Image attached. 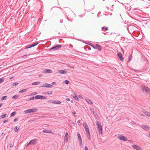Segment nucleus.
<instances>
[{
  "mask_svg": "<svg viewBox=\"0 0 150 150\" xmlns=\"http://www.w3.org/2000/svg\"><path fill=\"white\" fill-rule=\"evenodd\" d=\"M68 132H66L65 135V137L66 138H67L68 137Z\"/></svg>",
  "mask_w": 150,
  "mask_h": 150,
  "instance_id": "nucleus-40",
  "label": "nucleus"
},
{
  "mask_svg": "<svg viewBox=\"0 0 150 150\" xmlns=\"http://www.w3.org/2000/svg\"><path fill=\"white\" fill-rule=\"evenodd\" d=\"M7 96H4L2 97L1 98V100H3L5 99L6 98H7Z\"/></svg>",
  "mask_w": 150,
  "mask_h": 150,
  "instance_id": "nucleus-30",
  "label": "nucleus"
},
{
  "mask_svg": "<svg viewBox=\"0 0 150 150\" xmlns=\"http://www.w3.org/2000/svg\"><path fill=\"white\" fill-rule=\"evenodd\" d=\"M52 85H56V82H53L52 83Z\"/></svg>",
  "mask_w": 150,
  "mask_h": 150,
  "instance_id": "nucleus-44",
  "label": "nucleus"
},
{
  "mask_svg": "<svg viewBox=\"0 0 150 150\" xmlns=\"http://www.w3.org/2000/svg\"><path fill=\"white\" fill-rule=\"evenodd\" d=\"M19 95H15L14 96H13L12 97V98L13 99H17L18 97H19Z\"/></svg>",
  "mask_w": 150,
  "mask_h": 150,
  "instance_id": "nucleus-25",
  "label": "nucleus"
},
{
  "mask_svg": "<svg viewBox=\"0 0 150 150\" xmlns=\"http://www.w3.org/2000/svg\"><path fill=\"white\" fill-rule=\"evenodd\" d=\"M86 101L89 104H93V103L92 101L90 99H89L88 98H86Z\"/></svg>",
  "mask_w": 150,
  "mask_h": 150,
  "instance_id": "nucleus-17",
  "label": "nucleus"
},
{
  "mask_svg": "<svg viewBox=\"0 0 150 150\" xmlns=\"http://www.w3.org/2000/svg\"><path fill=\"white\" fill-rule=\"evenodd\" d=\"M145 114V115L147 116L150 117V113L147 111L145 112H144Z\"/></svg>",
  "mask_w": 150,
  "mask_h": 150,
  "instance_id": "nucleus-24",
  "label": "nucleus"
},
{
  "mask_svg": "<svg viewBox=\"0 0 150 150\" xmlns=\"http://www.w3.org/2000/svg\"><path fill=\"white\" fill-rule=\"evenodd\" d=\"M9 145L10 147H12L13 146V145L12 144H10Z\"/></svg>",
  "mask_w": 150,
  "mask_h": 150,
  "instance_id": "nucleus-43",
  "label": "nucleus"
},
{
  "mask_svg": "<svg viewBox=\"0 0 150 150\" xmlns=\"http://www.w3.org/2000/svg\"><path fill=\"white\" fill-rule=\"evenodd\" d=\"M18 83H17V82H15V83H13V84H12V86H16L18 84Z\"/></svg>",
  "mask_w": 150,
  "mask_h": 150,
  "instance_id": "nucleus-36",
  "label": "nucleus"
},
{
  "mask_svg": "<svg viewBox=\"0 0 150 150\" xmlns=\"http://www.w3.org/2000/svg\"><path fill=\"white\" fill-rule=\"evenodd\" d=\"M128 141H129V142H131V140H128Z\"/></svg>",
  "mask_w": 150,
  "mask_h": 150,
  "instance_id": "nucleus-64",
  "label": "nucleus"
},
{
  "mask_svg": "<svg viewBox=\"0 0 150 150\" xmlns=\"http://www.w3.org/2000/svg\"><path fill=\"white\" fill-rule=\"evenodd\" d=\"M66 100L68 101H69L70 100V99L69 98H66Z\"/></svg>",
  "mask_w": 150,
  "mask_h": 150,
  "instance_id": "nucleus-47",
  "label": "nucleus"
},
{
  "mask_svg": "<svg viewBox=\"0 0 150 150\" xmlns=\"http://www.w3.org/2000/svg\"><path fill=\"white\" fill-rule=\"evenodd\" d=\"M28 55H24V56H22V58H25V57H27L28 56Z\"/></svg>",
  "mask_w": 150,
  "mask_h": 150,
  "instance_id": "nucleus-42",
  "label": "nucleus"
},
{
  "mask_svg": "<svg viewBox=\"0 0 150 150\" xmlns=\"http://www.w3.org/2000/svg\"><path fill=\"white\" fill-rule=\"evenodd\" d=\"M85 130L86 132V133H90L89 128L87 129H86Z\"/></svg>",
  "mask_w": 150,
  "mask_h": 150,
  "instance_id": "nucleus-39",
  "label": "nucleus"
},
{
  "mask_svg": "<svg viewBox=\"0 0 150 150\" xmlns=\"http://www.w3.org/2000/svg\"><path fill=\"white\" fill-rule=\"evenodd\" d=\"M141 88L142 91L145 93H147L149 92H150L149 89L144 84L142 85Z\"/></svg>",
  "mask_w": 150,
  "mask_h": 150,
  "instance_id": "nucleus-1",
  "label": "nucleus"
},
{
  "mask_svg": "<svg viewBox=\"0 0 150 150\" xmlns=\"http://www.w3.org/2000/svg\"><path fill=\"white\" fill-rule=\"evenodd\" d=\"M83 127H84L85 130H86V129H88V127L86 123H83Z\"/></svg>",
  "mask_w": 150,
  "mask_h": 150,
  "instance_id": "nucleus-21",
  "label": "nucleus"
},
{
  "mask_svg": "<svg viewBox=\"0 0 150 150\" xmlns=\"http://www.w3.org/2000/svg\"><path fill=\"white\" fill-rule=\"evenodd\" d=\"M41 87L46 88H52L53 86L50 84L48 83H45L40 86Z\"/></svg>",
  "mask_w": 150,
  "mask_h": 150,
  "instance_id": "nucleus-5",
  "label": "nucleus"
},
{
  "mask_svg": "<svg viewBox=\"0 0 150 150\" xmlns=\"http://www.w3.org/2000/svg\"><path fill=\"white\" fill-rule=\"evenodd\" d=\"M63 20L62 19H61L60 20V23H62L63 22Z\"/></svg>",
  "mask_w": 150,
  "mask_h": 150,
  "instance_id": "nucleus-53",
  "label": "nucleus"
},
{
  "mask_svg": "<svg viewBox=\"0 0 150 150\" xmlns=\"http://www.w3.org/2000/svg\"><path fill=\"white\" fill-rule=\"evenodd\" d=\"M96 49H97L99 51L101 50L102 49L101 47L98 44L96 45Z\"/></svg>",
  "mask_w": 150,
  "mask_h": 150,
  "instance_id": "nucleus-14",
  "label": "nucleus"
},
{
  "mask_svg": "<svg viewBox=\"0 0 150 150\" xmlns=\"http://www.w3.org/2000/svg\"><path fill=\"white\" fill-rule=\"evenodd\" d=\"M43 132L45 133H52V132L49 129H45L43 130Z\"/></svg>",
  "mask_w": 150,
  "mask_h": 150,
  "instance_id": "nucleus-15",
  "label": "nucleus"
},
{
  "mask_svg": "<svg viewBox=\"0 0 150 150\" xmlns=\"http://www.w3.org/2000/svg\"><path fill=\"white\" fill-rule=\"evenodd\" d=\"M96 125L97 126L98 130L99 131V133L100 134H102V127L100 123L98 121L96 122Z\"/></svg>",
  "mask_w": 150,
  "mask_h": 150,
  "instance_id": "nucleus-3",
  "label": "nucleus"
},
{
  "mask_svg": "<svg viewBox=\"0 0 150 150\" xmlns=\"http://www.w3.org/2000/svg\"><path fill=\"white\" fill-rule=\"evenodd\" d=\"M38 111V109L36 108H33L31 109L27 110L24 111V112L25 114H27L28 113H31V112H36Z\"/></svg>",
  "mask_w": 150,
  "mask_h": 150,
  "instance_id": "nucleus-2",
  "label": "nucleus"
},
{
  "mask_svg": "<svg viewBox=\"0 0 150 150\" xmlns=\"http://www.w3.org/2000/svg\"><path fill=\"white\" fill-rule=\"evenodd\" d=\"M52 93V91H48L47 92L45 93V94L47 95H50Z\"/></svg>",
  "mask_w": 150,
  "mask_h": 150,
  "instance_id": "nucleus-28",
  "label": "nucleus"
},
{
  "mask_svg": "<svg viewBox=\"0 0 150 150\" xmlns=\"http://www.w3.org/2000/svg\"><path fill=\"white\" fill-rule=\"evenodd\" d=\"M77 135L79 141V142L80 145V146H82V140L81 137V135L79 133H77Z\"/></svg>",
  "mask_w": 150,
  "mask_h": 150,
  "instance_id": "nucleus-7",
  "label": "nucleus"
},
{
  "mask_svg": "<svg viewBox=\"0 0 150 150\" xmlns=\"http://www.w3.org/2000/svg\"><path fill=\"white\" fill-rule=\"evenodd\" d=\"M52 70L49 69H46L44 70V73H52Z\"/></svg>",
  "mask_w": 150,
  "mask_h": 150,
  "instance_id": "nucleus-16",
  "label": "nucleus"
},
{
  "mask_svg": "<svg viewBox=\"0 0 150 150\" xmlns=\"http://www.w3.org/2000/svg\"><path fill=\"white\" fill-rule=\"evenodd\" d=\"M2 104H0V107L2 106Z\"/></svg>",
  "mask_w": 150,
  "mask_h": 150,
  "instance_id": "nucleus-61",
  "label": "nucleus"
},
{
  "mask_svg": "<svg viewBox=\"0 0 150 150\" xmlns=\"http://www.w3.org/2000/svg\"><path fill=\"white\" fill-rule=\"evenodd\" d=\"M89 45L90 46L92 47L94 49H96V46H95L92 44L91 43Z\"/></svg>",
  "mask_w": 150,
  "mask_h": 150,
  "instance_id": "nucleus-34",
  "label": "nucleus"
},
{
  "mask_svg": "<svg viewBox=\"0 0 150 150\" xmlns=\"http://www.w3.org/2000/svg\"><path fill=\"white\" fill-rule=\"evenodd\" d=\"M35 97L33 96V97H32L31 98H30L28 100H34L35 99Z\"/></svg>",
  "mask_w": 150,
  "mask_h": 150,
  "instance_id": "nucleus-37",
  "label": "nucleus"
},
{
  "mask_svg": "<svg viewBox=\"0 0 150 150\" xmlns=\"http://www.w3.org/2000/svg\"><path fill=\"white\" fill-rule=\"evenodd\" d=\"M105 28L104 27H102V30L103 31H104V29H105Z\"/></svg>",
  "mask_w": 150,
  "mask_h": 150,
  "instance_id": "nucleus-49",
  "label": "nucleus"
},
{
  "mask_svg": "<svg viewBox=\"0 0 150 150\" xmlns=\"http://www.w3.org/2000/svg\"><path fill=\"white\" fill-rule=\"evenodd\" d=\"M31 143H30V142L27 145V146H28V145H29Z\"/></svg>",
  "mask_w": 150,
  "mask_h": 150,
  "instance_id": "nucleus-58",
  "label": "nucleus"
},
{
  "mask_svg": "<svg viewBox=\"0 0 150 150\" xmlns=\"http://www.w3.org/2000/svg\"><path fill=\"white\" fill-rule=\"evenodd\" d=\"M64 82V83L66 84H69L70 83L69 81L67 80H65Z\"/></svg>",
  "mask_w": 150,
  "mask_h": 150,
  "instance_id": "nucleus-35",
  "label": "nucleus"
},
{
  "mask_svg": "<svg viewBox=\"0 0 150 150\" xmlns=\"http://www.w3.org/2000/svg\"><path fill=\"white\" fill-rule=\"evenodd\" d=\"M17 128H18V127L17 126H16L15 127L14 130L16 132H17L18 131V130L19 129H17Z\"/></svg>",
  "mask_w": 150,
  "mask_h": 150,
  "instance_id": "nucleus-31",
  "label": "nucleus"
},
{
  "mask_svg": "<svg viewBox=\"0 0 150 150\" xmlns=\"http://www.w3.org/2000/svg\"><path fill=\"white\" fill-rule=\"evenodd\" d=\"M48 102L50 103L57 104H60L61 103L60 101L55 100H54L52 101H48Z\"/></svg>",
  "mask_w": 150,
  "mask_h": 150,
  "instance_id": "nucleus-9",
  "label": "nucleus"
},
{
  "mask_svg": "<svg viewBox=\"0 0 150 150\" xmlns=\"http://www.w3.org/2000/svg\"><path fill=\"white\" fill-rule=\"evenodd\" d=\"M132 54H131L129 56V59H128V62H129L131 60V59L132 58Z\"/></svg>",
  "mask_w": 150,
  "mask_h": 150,
  "instance_id": "nucleus-32",
  "label": "nucleus"
},
{
  "mask_svg": "<svg viewBox=\"0 0 150 150\" xmlns=\"http://www.w3.org/2000/svg\"><path fill=\"white\" fill-rule=\"evenodd\" d=\"M70 47H73V45H70Z\"/></svg>",
  "mask_w": 150,
  "mask_h": 150,
  "instance_id": "nucleus-63",
  "label": "nucleus"
},
{
  "mask_svg": "<svg viewBox=\"0 0 150 150\" xmlns=\"http://www.w3.org/2000/svg\"><path fill=\"white\" fill-rule=\"evenodd\" d=\"M71 125L73 126H75V123L73 122L71 123Z\"/></svg>",
  "mask_w": 150,
  "mask_h": 150,
  "instance_id": "nucleus-41",
  "label": "nucleus"
},
{
  "mask_svg": "<svg viewBox=\"0 0 150 150\" xmlns=\"http://www.w3.org/2000/svg\"><path fill=\"white\" fill-rule=\"evenodd\" d=\"M4 134V133L3 132L1 134V136H2Z\"/></svg>",
  "mask_w": 150,
  "mask_h": 150,
  "instance_id": "nucleus-59",
  "label": "nucleus"
},
{
  "mask_svg": "<svg viewBox=\"0 0 150 150\" xmlns=\"http://www.w3.org/2000/svg\"><path fill=\"white\" fill-rule=\"evenodd\" d=\"M4 78H1L0 79V83L3 82L4 80Z\"/></svg>",
  "mask_w": 150,
  "mask_h": 150,
  "instance_id": "nucleus-33",
  "label": "nucleus"
},
{
  "mask_svg": "<svg viewBox=\"0 0 150 150\" xmlns=\"http://www.w3.org/2000/svg\"><path fill=\"white\" fill-rule=\"evenodd\" d=\"M73 94L72 95V96L76 100H78L79 99L78 97L76 96V95L75 94L73 93Z\"/></svg>",
  "mask_w": 150,
  "mask_h": 150,
  "instance_id": "nucleus-20",
  "label": "nucleus"
},
{
  "mask_svg": "<svg viewBox=\"0 0 150 150\" xmlns=\"http://www.w3.org/2000/svg\"><path fill=\"white\" fill-rule=\"evenodd\" d=\"M90 110L93 113V114H94V110L93 108H90Z\"/></svg>",
  "mask_w": 150,
  "mask_h": 150,
  "instance_id": "nucleus-38",
  "label": "nucleus"
},
{
  "mask_svg": "<svg viewBox=\"0 0 150 150\" xmlns=\"http://www.w3.org/2000/svg\"><path fill=\"white\" fill-rule=\"evenodd\" d=\"M35 98L37 99H47V98L46 97L41 95L36 96H35Z\"/></svg>",
  "mask_w": 150,
  "mask_h": 150,
  "instance_id": "nucleus-6",
  "label": "nucleus"
},
{
  "mask_svg": "<svg viewBox=\"0 0 150 150\" xmlns=\"http://www.w3.org/2000/svg\"><path fill=\"white\" fill-rule=\"evenodd\" d=\"M134 71L136 72H139V70H134Z\"/></svg>",
  "mask_w": 150,
  "mask_h": 150,
  "instance_id": "nucleus-51",
  "label": "nucleus"
},
{
  "mask_svg": "<svg viewBox=\"0 0 150 150\" xmlns=\"http://www.w3.org/2000/svg\"><path fill=\"white\" fill-rule=\"evenodd\" d=\"M86 134L87 136L88 139L89 140H90L91 139V138L90 133H86Z\"/></svg>",
  "mask_w": 150,
  "mask_h": 150,
  "instance_id": "nucleus-26",
  "label": "nucleus"
},
{
  "mask_svg": "<svg viewBox=\"0 0 150 150\" xmlns=\"http://www.w3.org/2000/svg\"><path fill=\"white\" fill-rule=\"evenodd\" d=\"M7 114H4L3 115H1V117L2 119H3L6 116Z\"/></svg>",
  "mask_w": 150,
  "mask_h": 150,
  "instance_id": "nucleus-29",
  "label": "nucleus"
},
{
  "mask_svg": "<svg viewBox=\"0 0 150 150\" xmlns=\"http://www.w3.org/2000/svg\"><path fill=\"white\" fill-rule=\"evenodd\" d=\"M118 138L120 140L123 141H126L127 140V139L126 137L121 135L118 137Z\"/></svg>",
  "mask_w": 150,
  "mask_h": 150,
  "instance_id": "nucleus-8",
  "label": "nucleus"
},
{
  "mask_svg": "<svg viewBox=\"0 0 150 150\" xmlns=\"http://www.w3.org/2000/svg\"><path fill=\"white\" fill-rule=\"evenodd\" d=\"M141 127L143 129L146 130H147L149 129V127L146 125H141Z\"/></svg>",
  "mask_w": 150,
  "mask_h": 150,
  "instance_id": "nucleus-12",
  "label": "nucleus"
},
{
  "mask_svg": "<svg viewBox=\"0 0 150 150\" xmlns=\"http://www.w3.org/2000/svg\"><path fill=\"white\" fill-rule=\"evenodd\" d=\"M131 123L133 124H135V122L134 121H132Z\"/></svg>",
  "mask_w": 150,
  "mask_h": 150,
  "instance_id": "nucleus-55",
  "label": "nucleus"
},
{
  "mask_svg": "<svg viewBox=\"0 0 150 150\" xmlns=\"http://www.w3.org/2000/svg\"><path fill=\"white\" fill-rule=\"evenodd\" d=\"M105 30H104V31H105L106 30H108V28L107 27L105 28Z\"/></svg>",
  "mask_w": 150,
  "mask_h": 150,
  "instance_id": "nucleus-54",
  "label": "nucleus"
},
{
  "mask_svg": "<svg viewBox=\"0 0 150 150\" xmlns=\"http://www.w3.org/2000/svg\"><path fill=\"white\" fill-rule=\"evenodd\" d=\"M77 122L78 123H79L80 122V120H78V121H77Z\"/></svg>",
  "mask_w": 150,
  "mask_h": 150,
  "instance_id": "nucleus-56",
  "label": "nucleus"
},
{
  "mask_svg": "<svg viewBox=\"0 0 150 150\" xmlns=\"http://www.w3.org/2000/svg\"><path fill=\"white\" fill-rule=\"evenodd\" d=\"M117 56L119 58L120 60L121 61L123 60V58L122 57V54L120 53H117Z\"/></svg>",
  "mask_w": 150,
  "mask_h": 150,
  "instance_id": "nucleus-13",
  "label": "nucleus"
},
{
  "mask_svg": "<svg viewBox=\"0 0 150 150\" xmlns=\"http://www.w3.org/2000/svg\"><path fill=\"white\" fill-rule=\"evenodd\" d=\"M27 91V89H24L21 90L20 91H19V93H22L23 92H26Z\"/></svg>",
  "mask_w": 150,
  "mask_h": 150,
  "instance_id": "nucleus-23",
  "label": "nucleus"
},
{
  "mask_svg": "<svg viewBox=\"0 0 150 150\" xmlns=\"http://www.w3.org/2000/svg\"><path fill=\"white\" fill-rule=\"evenodd\" d=\"M121 50L122 51V52L123 53H124V50L123 48H121Z\"/></svg>",
  "mask_w": 150,
  "mask_h": 150,
  "instance_id": "nucleus-46",
  "label": "nucleus"
},
{
  "mask_svg": "<svg viewBox=\"0 0 150 150\" xmlns=\"http://www.w3.org/2000/svg\"><path fill=\"white\" fill-rule=\"evenodd\" d=\"M17 120H18L17 118H16L14 120V121L15 122H16V121H17Z\"/></svg>",
  "mask_w": 150,
  "mask_h": 150,
  "instance_id": "nucleus-48",
  "label": "nucleus"
},
{
  "mask_svg": "<svg viewBox=\"0 0 150 150\" xmlns=\"http://www.w3.org/2000/svg\"><path fill=\"white\" fill-rule=\"evenodd\" d=\"M38 44V42H36V43H33V44H32V45H28L25 48V49L29 48H31L32 47H34V46H36V45H37Z\"/></svg>",
  "mask_w": 150,
  "mask_h": 150,
  "instance_id": "nucleus-10",
  "label": "nucleus"
},
{
  "mask_svg": "<svg viewBox=\"0 0 150 150\" xmlns=\"http://www.w3.org/2000/svg\"><path fill=\"white\" fill-rule=\"evenodd\" d=\"M71 103H73V100H71Z\"/></svg>",
  "mask_w": 150,
  "mask_h": 150,
  "instance_id": "nucleus-62",
  "label": "nucleus"
},
{
  "mask_svg": "<svg viewBox=\"0 0 150 150\" xmlns=\"http://www.w3.org/2000/svg\"><path fill=\"white\" fill-rule=\"evenodd\" d=\"M8 121V120H4L3 122L4 123H5L6 122H7Z\"/></svg>",
  "mask_w": 150,
  "mask_h": 150,
  "instance_id": "nucleus-52",
  "label": "nucleus"
},
{
  "mask_svg": "<svg viewBox=\"0 0 150 150\" xmlns=\"http://www.w3.org/2000/svg\"><path fill=\"white\" fill-rule=\"evenodd\" d=\"M67 73V71L64 70H60L59 73L61 74H65Z\"/></svg>",
  "mask_w": 150,
  "mask_h": 150,
  "instance_id": "nucleus-18",
  "label": "nucleus"
},
{
  "mask_svg": "<svg viewBox=\"0 0 150 150\" xmlns=\"http://www.w3.org/2000/svg\"><path fill=\"white\" fill-rule=\"evenodd\" d=\"M85 150H88V149L86 146H85L84 148Z\"/></svg>",
  "mask_w": 150,
  "mask_h": 150,
  "instance_id": "nucleus-45",
  "label": "nucleus"
},
{
  "mask_svg": "<svg viewBox=\"0 0 150 150\" xmlns=\"http://www.w3.org/2000/svg\"><path fill=\"white\" fill-rule=\"evenodd\" d=\"M66 142H67L68 141V139L67 138H66Z\"/></svg>",
  "mask_w": 150,
  "mask_h": 150,
  "instance_id": "nucleus-57",
  "label": "nucleus"
},
{
  "mask_svg": "<svg viewBox=\"0 0 150 150\" xmlns=\"http://www.w3.org/2000/svg\"><path fill=\"white\" fill-rule=\"evenodd\" d=\"M148 137L150 138V133L149 134Z\"/></svg>",
  "mask_w": 150,
  "mask_h": 150,
  "instance_id": "nucleus-60",
  "label": "nucleus"
},
{
  "mask_svg": "<svg viewBox=\"0 0 150 150\" xmlns=\"http://www.w3.org/2000/svg\"><path fill=\"white\" fill-rule=\"evenodd\" d=\"M36 140V139L32 140L30 142V143H31V144L33 145L35 144H36V142H35Z\"/></svg>",
  "mask_w": 150,
  "mask_h": 150,
  "instance_id": "nucleus-19",
  "label": "nucleus"
},
{
  "mask_svg": "<svg viewBox=\"0 0 150 150\" xmlns=\"http://www.w3.org/2000/svg\"><path fill=\"white\" fill-rule=\"evenodd\" d=\"M62 46L60 45H57L53 47L52 48L50 49V50H57L60 49Z\"/></svg>",
  "mask_w": 150,
  "mask_h": 150,
  "instance_id": "nucleus-4",
  "label": "nucleus"
},
{
  "mask_svg": "<svg viewBox=\"0 0 150 150\" xmlns=\"http://www.w3.org/2000/svg\"><path fill=\"white\" fill-rule=\"evenodd\" d=\"M40 83V82L39 81H37L36 82L33 83H32V84L33 85H38Z\"/></svg>",
  "mask_w": 150,
  "mask_h": 150,
  "instance_id": "nucleus-22",
  "label": "nucleus"
},
{
  "mask_svg": "<svg viewBox=\"0 0 150 150\" xmlns=\"http://www.w3.org/2000/svg\"><path fill=\"white\" fill-rule=\"evenodd\" d=\"M16 113V112H12V113H11L10 115L11 117H13V116H14Z\"/></svg>",
  "mask_w": 150,
  "mask_h": 150,
  "instance_id": "nucleus-27",
  "label": "nucleus"
},
{
  "mask_svg": "<svg viewBox=\"0 0 150 150\" xmlns=\"http://www.w3.org/2000/svg\"><path fill=\"white\" fill-rule=\"evenodd\" d=\"M132 147L137 150H143L141 148L137 145L133 144L132 145Z\"/></svg>",
  "mask_w": 150,
  "mask_h": 150,
  "instance_id": "nucleus-11",
  "label": "nucleus"
},
{
  "mask_svg": "<svg viewBox=\"0 0 150 150\" xmlns=\"http://www.w3.org/2000/svg\"><path fill=\"white\" fill-rule=\"evenodd\" d=\"M37 93V92H34L33 93V95H35V94H36Z\"/></svg>",
  "mask_w": 150,
  "mask_h": 150,
  "instance_id": "nucleus-50",
  "label": "nucleus"
}]
</instances>
